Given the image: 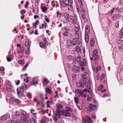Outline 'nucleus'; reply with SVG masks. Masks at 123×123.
<instances>
[{
	"label": "nucleus",
	"mask_w": 123,
	"mask_h": 123,
	"mask_svg": "<svg viewBox=\"0 0 123 123\" xmlns=\"http://www.w3.org/2000/svg\"><path fill=\"white\" fill-rule=\"evenodd\" d=\"M117 42L118 44L123 45V41L122 40L119 39L117 41Z\"/></svg>",
	"instance_id": "bb28decb"
},
{
	"label": "nucleus",
	"mask_w": 123,
	"mask_h": 123,
	"mask_svg": "<svg viewBox=\"0 0 123 123\" xmlns=\"http://www.w3.org/2000/svg\"><path fill=\"white\" fill-rule=\"evenodd\" d=\"M63 35L65 36H67L68 35V33L67 32H65L63 33Z\"/></svg>",
	"instance_id": "603ef678"
},
{
	"label": "nucleus",
	"mask_w": 123,
	"mask_h": 123,
	"mask_svg": "<svg viewBox=\"0 0 123 123\" xmlns=\"http://www.w3.org/2000/svg\"><path fill=\"white\" fill-rule=\"evenodd\" d=\"M97 52H98L97 50H94L93 52V56L98 55L97 54Z\"/></svg>",
	"instance_id": "a19ab883"
},
{
	"label": "nucleus",
	"mask_w": 123,
	"mask_h": 123,
	"mask_svg": "<svg viewBox=\"0 0 123 123\" xmlns=\"http://www.w3.org/2000/svg\"><path fill=\"white\" fill-rule=\"evenodd\" d=\"M76 75L75 74H73L72 75V80L73 81H75L76 80Z\"/></svg>",
	"instance_id": "c85d7f7f"
},
{
	"label": "nucleus",
	"mask_w": 123,
	"mask_h": 123,
	"mask_svg": "<svg viewBox=\"0 0 123 123\" xmlns=\"http://www.w3.org/2000/svg\"><path fill=\"white\" fill-rule=\"evenodd\" d=\"M82 60L81 57L80 56H77V62H80L79 65V66L81 69L82 71L84 70L85 68L83 67L84 66H86V60L85 58H82Z\"/></svg>",
	"instance_id": "f257e3e1"
},
{
	"label": "nucleus",
	"mask_w": 123,
	"mask_h": 123,
	"mask_svg": "<svg viewBox=\"0 0 123 123\" xmlns=\"http://www.w3.org/2000/svg\"><path fill=\"white\" fill-rule=\"evenodd\" d=\"M43 40L45 44L47 45L48 44V43L47 41V39L46 38H43Z\"/></svg>",
	"instance_id": "cd10ccee"
},
{
	"label": "nucleus",
	"mask_w": 123,
	"mask_h": 123,
	"mask_svg": "<svg viewBox=\"0 0 123 123\" xmlns=\"http://www.w3.org/2000/svg\"><path fill=\"white\" fill-rule=\"evenodd\" d=\"M81 14H83L85 13V11L84 8H82L81 9Z\"/></svg>",
	"instance_id": "c03bdc74"
},
{
	"label": "nucleus",
	"mask_w": 123,
	"mask_h": 123,
	"mask_svg": "<svg viewBox=\"0 0 123 123\" xmlns=\"http://www.w3.org/2000/svg\"><path fill=\"white\" fill-rule=\"evenodd\" d=\"M104 87V86L103 85H100V86L98 88V91H101Z\"/></svg>",
	"instance_id": "4c0bfd02"
},
{
	"label": "nucleus",
	"mask_w": 123,
	"mask_h": 123,
	"mask_svg": "<svg viewBox=\"0 0 123 123\" xmlns=\"http://www.w3.org/2000/svg\"><path fill=\"white\" fill-rule=\"evenodd\" d=\"M22 115L24 116H26V115H27V113L25 111H22Z\"/></svg>",
	"instance_id": "37998d69"
},
{
	"label": "nucleus",
	"mask_w": 123,
	"mask_h": 123,
	"mask_svg": "<svg viewBox=\"0 0 123 123\" xmlns=\"http://www.w3.org/2000/svg\"><path fill=\"white\" fill-rule=\"evenodd\" d=\"M77 54H81V52L80 48L79 46H77Z\"/></svg>",
	"instance_id": "e433bc0d"
},
{
	"label": "nucleus",
	"mask_w": 123,
	"mask_h": 123,
	"mask_svg": "<svg viewBox=\"0 0 123 123\" xmlns=\"http://www.w3.org/2000/svg\"><path fill=\"white\" fill-rule=\"evenodd\" d=\"M77 94H79L80 95L84 97H86V95L81 90L77 89Z\"/></svg>",
	"instance_id": "9b49d317"
},
{
	"label": "nucleus",
	"mask_w": 123,
	"mask_h": 123,
	"mask_svg": "<svg viewBox=\"0 0 123 123\" xmlns=\"http://www.w3.org/2000/svg\"><path fill=\"white\" fill-rule=\"evenodd\" d=\"M83 123H91L92 122L90 118L87 116L83 119Z\"/></svg>",
	"instance_id": "39448f33"
},
{
	"label": "nucleus",
	"mask_w": 123,
	"mask_h": 123,
	"mask_svg": "<svg viewBox=\"0 0 123 123\" xmlns=\"http://www.w3.org/2000/svg\"><path fill=\"white\" fill-rule=\"evenodd\" d=\"M82 18L83 19H85V14H81Z\"/></svg>",
	"instance_id": "680f3d73"
},
{
	"label": "nucleus",
	"mask_w": 123,
	"mask_h": 123,
	"mask_svg": "<svg viewBox=\"0 0 123 123\" xmlns=\"http://www.w3.org/2000/svg\"><path fill=\"white\" fill-rule=\"evenodd\" d=\"M77 66H75V65H74L73 67V70L74 72H76L77 71Z\"/></svg>",
	"instance_id": "c9c22d12"
},
{
	"label": "nucleus",
	"mask_w": 123,
	"mask_h": 123,
	"mask_svg": "<svg viewBox=\"0 0 123 123\" xmlns=\"http://www.w3.org/2000/svg\"><path fill=\"white\" fill-rule=\"evenodd\" d=\"M19 90L24 92V91L26 90L27 89V86L25 84L22 85L21 86L19 87Z\"/></svg>",
	"instance_id": "0eeeda50"
},
{
	"label": "nucleus",
	"mask_w": 123,
	"mask_h": 123,
	"mask_svg": "<svg viewBox=\"0 0 123 123\" xmlns=\"http://www.w3.org/2000/svg\"><path fill=\"white\" fill-rule=\"evenodd\" d=\"M76 95H75V96L74 98V101L76 105H77V98L76 97Z\"/></svg>",
	"instance_id": "bf43d9fd"
},
{
	"label": "nucleus",
	"mask_w": 123,
	"mask_h": 123,
	"mask_svg": "<svg viewBox=\"0 0 123 123\" xmlns=\"http://www.w3.org/2000/svg\"><path fill=\"white\" fill-rule=\"evenodd\" d=\"M28 97L30 98H31L32 96V95L31 93H28L27 95Z\"/></svg>",
	"instance_id": "8fccbe9b"
},
{
	"label": "nucleus",
	"mask_w": 123,
	"mask_h": 123,
	"mask_svg": "<svg viewBox=\"0 0 123 123\" xmlns=\"http://www.w3.org/2000/svg\"><path fill=\"white\" fill-rule=\"evenodd\" d=\"M25 13V11L23 10H22L20 12L21 14H22V15L24 14L23 13Z\"/></svg>",
	"instance_id": "5fc2aeb1"
},
{
	"label": "nucleus",
	"mask_w": 123,
	"mask_h": 123,
	"mask_svg": "<svg viewBox=\"0 0 123 123\" xmlns=\"http://www.w3.org/2000/svg\"><path fill=\"white\" fill-rule=\"evenodd\" d=\"M57 15L56 16L57 17H58V16L59 15H60V17H61V15H62V14L60 13H59V12L58 11H57Z\"/></svg>",
	"instance_id": "de8ad7c7"
},
{
	"label": "nucleus",
	"mask_w": 123,
	"mask_h": 123,
	"mask_svg": "<svg viewBox=\"0 0 123 123\" xmlns=\"http://www.w3.org/2000/svg\"><path fill=\"white\" fill-rule=\"evenodd\" d=\"M5 69L3 67H1L0 68V70L1 71H4Z\"/></svg>",
	"instance_id": "69168bd1"
},
{
	"label": "nucleus",
	"mask_w": 123,
	"mask_h": 123,
	"mask_svg": "<svg viewBox=\"0 0 123 123\" xmlns=\"http://www.w3.org/2000/svg\"><path fill=\"white\" fill-rule=\"evenodd\" d=\"M20 82L19 80H18L17 82H16L15 84L16 85H18L20 83Z\"/></svg>",
	"instance_id": "4d7b16f0"
},
{
	"label": "nucleus",
	"mask_w": 123,
	"mask_h": 123,
	"mask_svg": "<svg viewBox=\"0 0 123 123\" xmlns=\"http://www.w3.org/2000/svg\"><path fill=\"white\" fill-rule=\"evenodd\" d=\"M49 82V81L46 79H44L43 81V85L44 86H46Z\"/></svg>",
	"instance_id": "4be33fe9"
},
{
	"label": "nucleus",
	"mask_w": 123,
	"mask_h": 123,
	"mask_svg": "<svg viewBox=\"0 0 123 123\" xmlns=\"http://www.w3.org/2000/svg\"><path fill=\"white\" fill-rule=\"evenodd\" d=\"M65 110H62L61 112L62 115L66 117L70 116V112H71V109L70 108L68 107H66Z\"/></svg>",
	"instance_id": "f03ea898"
},
{
	"label": "nucleus",
	"mask_w": 123,
	"mask_h": 123,
	"mask_svg": "<svg viewBox=\"0 0 123 123\" xmlns=\"http://www.w3.org/2000/svg\"><path fill=\"white\" fill-rule=\"evenodd\" d=\"M90 43L91 47H92L94 46V41L93 38H91L90 41Z\"/></svg>",
	"instance_id": "6ab92c4d"
},
{
	"label": "nucleus",
	"mask_w": 123,
	"mask_h": 123,
	"mask_svg": "<svg viewBox=\"0 0 123 123\" xmlns=\"http://www.w3.org/2000/svg\"><path fill=\"white\" fill-rule=\"evenodd\" d=\"M84 86L83 83L81 81H79L77 82V87H83Z\"/></svg>",
	"instance_id": "2eb2a0df"
},
{
	"label": "nucleus",
	"mask_w": 123,
	"mask_h": 123,
	"mask_svg": "<svg viewBox=\"0 0 123 123\" xmlns=\"http://www.w3.org/2000/svg\"><path fill=\"white\" fill-rule=\"evenodd\" d=\"M26 46H30V43L29 40H27L26 41L25 44Z\"/></svg>",
	"instance_id": "c756f323"
},
{
	"label": "nucleus",
	"mask_w": 123,
	"mask_h": 123,
	"mask_svg": "<svg viewBox=\"0 0 123 123\" xmlns=\"http://www.w3.org/2000/svg\"><path fill=\"white\" fill-rule=\"evenodd\" d=\"M72 43V45H75L77 43V42L76 39L74 38L73 39V42Z\"/></svg>",
	"instance_id": "473e14b6"
},
{
	"label": "nucleus",
	"mask_w": 123,
	"mask_h": 123,
	"mask_svg": "<svg viewBox=\"0 0 123 123\" xmlns=\"http://www.w3.org/2000/svg\"><path fill=\"white\" fill-rule=\"evenodd\" d=\"M123 29L122 28V29L119 31V34L120 35L119 36V37L121 38L123 37Z\"/></svg>",
	"instance_id": "aec40b11"
},
{
	"label": "nucleus",
	"mask_w": 123,
	"mask_h": 123,
	"mask_svg": "<svg viewBox=\"0 0 123 123\" xmlns=\"http://www.w3.org/2000/svg\"><path fill=\"white\" fill-rule=\"evenodd\" d=\"M53 115L52 117L53 120L55 121H57V119L60 117L61 115V110H56L55 112L53 111Z\"/></svg>",
	"instance_id": "7ed1b4c3"
},
{
	"label": "nucleus",
	"mask_w": 123,
	"mask_h": 123,
	"mask_svg": "<svg viewBox=\"0 0 123 123\" xmlns=\"http://www.w3.org/2000/svg\"><path fill=\"white\" fill-rule=\"evenodd\" d=\"M115 11L117 12L121 13L123 11V8H116Z\"/></svg>",
	"instance_id": "5701e85b"
},
{
	"label": "nucleus",
	"mask_w": 123,
	"mask_h": 123,
	"mask_svg": "<svg viewBox=\"0 0 123 123\" xmlns=\"http://www.w3.org/2000/svg\"><path fill=\"white\" fill-rule=\"evenodd\" d=\"M121 17L120 15L118 13H116L112 17V20L115 21L117 19Z\"/></svg>",
	"instance_id": "9d476101"
},
{
	"label": "nucleus",
	"mask_w": 123,
	"mask_h": 123,
	"mask_svg": "<svg viewBox=\"0 0 123 123\" xmlns=\"http://www.w3.org/2000/svg\"><path fill=\"white\" fill-rule=\"evenodd\" d=\"M15 102L18 104L20 103L21 101L19 99H16V100H15Z\"/></svg>",
	"instance_id": "864d4df0"
},
{
	"label": "nucleus",
	"mask_w": 123,
	"mask_h": 123,
	"mask_svg": "<svg viewBox=\"0 0 123 123\" xmlns=\"http://www.w3.org/2000/svg\"><path fill=\"white\" fill-rule=\"evenodd\" d=\"M45 92L48 94H50L52 92V91L51 89L48 88H45Z\"/></svg>",
	"instance_id": "a878e982"
},
{
	"label": "nucleus",
	"mask_w": 123,
	"mask_h": 123,
	"mask_svg": "<svg viewBox=\"0 0 123 123\" xmlns=\"http://www.w3.org/2000/svg\"><path fill=\"white\" fill-rule=\"evenodd\" d=\"M19 90L24 92V91L26 90L27 89V86L25 84L22 85L21 86L19 87Z\"/></svg>",
	"instance_id": "6e6552de"
},
{
	"label": "nucleus",
	"mask_w": 123,
	"mask_h": 123,
	"mask_svg": "<svg viewBox=\"0 0 123 123\" xmlns=\"http://www.w3.org/2000/svg\"><path fill=\"white\" fill-rule=\"evenodd\" d=\"M72 41L69 40L66 43V47L68 48L72 44Z\"/></svg>",
	"instance_id": "a211bd4d"
},
{
	"label": "nucleus",
	"mask_w": 123,
	"mask_h": 123,
	"mask_svg": "<svg viewBox=\"0 0 123 123\" xmlns=\"http://www.w3.org/2000/svg\"><path fill=\"white\" fill-rule=\"evenodd\" d=\"M108 25L109 26H111V21L109 20L108 21Z\"/></svg>",
	"instance_id": "49530a36"
},
{
	"label": "nucleus",
	"mask_w": 123,
	"mask_h": 123,
	"mask_svg": "<svg viewBox=\"0 0 123 123\" xmlns=\"http://www.w3.org/2000/svg\"><path fill=\"white\" fill-rule=\"evenodd\" d=\"M35 79H33L32 80L30 81V83L31 85H35V84H37V81H35Z\"/></svg>",
	"instance_id": "412c9836"
},
{
	"label": "nucleus",
	"mask_w": 123,
	"mask_h": 123,
	"mask_svg": "<svg viewBox=\"0 0 123 123\" xmlns=\"http://www.w3.org/2000/svg\"><path fill=\"white\" fill-rule=\"evenodd\" d=\"M70 20H71V21L72 22L73 24L74 25L77 24L76 22L77 20L76 19H72L71 18H70Z\"/></svg>",
	"instance_id": "7c9ffc66"
},
{
	"label": "nucleus",
	"mask_w": 123,
	"mask_h": 123,
	"mask_svg": "<svg viewBox=\"0 0 123 123\" xmlns=\"http://www.w3.org/2000/svg\"><path fill=\"white\" fill-rule=\"evenodd\" d=\"M90 28L88 26H86L85 27V31L86 34H89L90 32Z\"/></svg>",
	"instance_id": "ddd939ff"
},
{
	"label": "nucleus",
	"mask_w": 123,
	"mask_h": 123,
	"mask_svg": "<svg viewBox=\"0 0 123 123\" xmlns=\"http://www.w3.org/2000/svg\"><path fill=\"white\" fill-rule=\"evenodd\" d=\"M97 109L96 106L95 105H94L92 104H90L89 105V108L88 109V110L91 111L92 110H95Z\"/></svg>",
	"instance_id": "20e7f679"
},
{
	"label": "nucleus",
	"mask_w": 123,
	"mask_h": 123,
	"mask_svg": "<svg viewBox=\"0 0 123 123\" xmlns=\"http://www.w3.org/2000/svg\"><path fill=\"white\" fill-rule=\"evenodd\" d=\"M17 93L19 97H23L24 96V92L19 90V88H18L17 89Z\"/></svg>",
	"instance_id": "1a4fd4ad"
},
{
	"label": "nucleus",
	"mask_w": 123,
	"mask_h": 123,
	"mask_svg": "<svg viewBox=\"0 0 123 123\" xmlns=\"http://www.w3.org/2000/svg\"><path fill=\"white\" fill-rule=\"evenodd\" d=\"M92 98L91 97H88L87 98V100L89 101H90L91 100Z\"/></svg>",
	"instance_id": "774afa93"
},
{
	"label": "nucleus",
	"mask_w": 123,
	"mask_h": 123,
	"mask_svg": "<svg viewBox=\"0 0 123 123\" xmlns=\"http://www.w3.org/2000/svg\"><path fill=\"white\" fill-rule=\"evenodd\" d=\"M75 57H73L70 55L68 56V59L69 61H74V62H73L74 64V62H75V61H76V59H75Z\"/></svg>",
	"instance_id": "f8f14e48"
},
{
	"label": "nucleus",
	"mask_w": 123,
	"mask_h": 123,
	"mask_svg": "<svg viewBox=\"0 0 123 123\" xmlns=\"http://www.w3.org/2000/svg\"><path fill=\"white\" fill-rule=\"evenodd\" d=\"M6 90L7 91L9 92H11L12 91V89L9 87L6 88Z\"/></svg>",
	"instance_id": "6e6d98bb"
},
{
	"label": "nucleus",
	"mask_w": 123,
	"mask_h": 123,
	"mask_svg": "<svg viewBox=\"0 0 123 123\" xmlns=\"http://www.w3.org/2000/svg\"><path fill=\"white\" fill-rule=\"evenodd\" d=\"M56 106L57 109L56 110H62L63 107V106L62 105L59 104H56Z\"/></svg>",
	"instance_id": "4468645a"
},
{
	"label": "nucleus",
	"mask_w": 123,
	"mask_h": 123,
	"mask_svg": "<svg viewBox=\"0 0 123 123\" xmlns=\"http://www.w3.org/2000/svg\"><path fill=\"white\" fill-rule=\"evenodd\" d=\"M81 76L83 79H85L86 78V76L85 74H82Z\"/></svg>",
	"instance_id": "052dcab7"
},
{
	"label": "nucleus",
	"mask_w": 123,
	"mask_h": 123,
	"mask_svg": "<svg viewBox=\"0 0 123 123\" xmlns=\"http://www.w3.org/2000/svg\"><path fill=\"white\" fill-rule=\"evenodd\" d=\"M93 60L95 62V65H98L99 63V58L98 55L93 56Z\"/></svg>",
	"instance_id": "423d86ee"
},
{
	"label": "nucleus",
	"mask_w": 123,
	"mask_h": 123,
	"mask_svg": "<svg viewBox=\"0 0 123 123\" xmlns=\"http://www.w3.org/2000/svg\"><path fill=\"white\" fill-rule=\"evenodd\" d=\"M60 3L62 7H64L66 6V1H65V2L64 1L63 2H60Z\"/></svg>",
	"instance_id": "72a5a7b5"
},
{
	"label": "nucleus",
	"mask_w": 123,
	"mask_h": 123,
	"mask_svg": "<svg viewBox=\"0 0 123 123\" xmlns=\"http://www.w3.org/2000/svg\"><path fill=\"white\" fill-rule=\"evenodd\" d=\"M43 12H44L47 10L48 8H41Z\"/></svg>",
	"instance_id": "3c124183"
},
{
	"label": "nucleus",
	"mask_w": 123,
	"mask_h": 123,
	"mask_svg": "<svg viewBox=\"0 0 123 123\" xmlns=\"http://www.w3.org/2000/svg\"><path fill=\"white\" fill-rule=\"evenodd\" d=\"M9 123H20V122L18 121H14L12 120L11 121L9 122Z\"/></svg>",
	"instance_id": "a18cd8bd"
},
{
	"label": "nucleus",
	"mask_w": 123,
	"mask_h": 123,
	"mask_svg": "<svg viewBox=\"0 0 123 123\" xmlns=\"http://www.w3.org/2000/svg\"><path fill=\"white\" fill-rule=\"evenodd\" d=\"M40 46L41 48L44 49H45L46 48V46L44 45L43 42H41L39 43Z\"/></svg>",
	"instance_id": "393cba45"
},
{
	"label": "nucleus",
	"mask_w": 123,
	"mask_h": 123,
	"mask_svg": "<svg viewBox=\"0 0 123 123\" xmlns=\"http://www.w3.org/2000/svg\"><path fill=\"white\" fill-rule=\"evenodd\" d=\"M20 115L19 112L18 111H16V115L17 116H19Z\"/></svg>",
	"instance_id": "13d9d810"
},
{
	"label": "nucleus",
	"mask_w": 123,
	"mask_h": 123,
	"mask_svg": "<svg viewBox=\"0 0 123 123\" xmlns=\"http://www.w3.org/2000/svg\"><path fill=\"white\" fill-rule=\"evenodd\" d=\"M29 3L28 2H26V4L25 5V8H27V7L28 5L29 4Z\"/></svg>",
	"instance_id": "e2e57ef3"
},
{
	"label": "nucleus",
	"mask_w": 123,
	"mask_h": 123,
	"mask_svg": "<svg viewBox=\"0 0 123 123\" xmlns=\"http://www.w3.org/2000/svg\"><path fill=\"white\" fill-rule=\"evenodd\" d=\"M51 5H52L53 7H55V3H54L53 1H52L51 2Z\"/></svg>",
	"instance_id": "0e129e2a"
},
{
	"label": "nucleus",
	"mask_w": 123,
	"mask_h": 123,
	"mask_svg": "<svg viewBox=\"0 0 123 123\" xmlns=\"http://www.w3.org/2000/svg\"><path fill=\"white\" fill-rule=\"evenodd\" d=\"M66 3V7H68L67 6H68L70 7H71L72 6V4L71 3H69L68 0H65Z\"/></svg>",
	"instance_id": "b1692460"
},
{
	"label": "nucleus",
	"mask_w": 123,
	"mask_h": 123,
	"mask_svg": "<svg viewBox=\"0 0 123 123\" xmlns=\"http://www.w3.org/2000/svg\"><path fill=\"white\" fill-rule=\"evenodd\" d=\"M1 120H2L5 121L7 119L6 116L5 115L2 116L1 117Z\"/></svg>",
	"instance_id": "f704fd0d"
},
{
	"label": "nucleus",
	"mask_w": 123,
	"mask_h": 123,
	"mask_svg": "<svg viewBox=\"0 0 123 123\" xmlns=\"http://www.w3.org/2000/svg\"><path fill=\"white\" fill-rule=\"evenodd\" d=\"M105 75L104 74H102L101 77V80H102L105 77Z\"/></svg>",
	"instance_id": "09e8293b"
},
{
	"label": "nucleus",
	"mask_w": 123,
	"mask_h": 123,
	"mask_svg": "<svg viewBox=\"0 0 123 123\" xmlns=\"http://www.w3.org/2000/svg\"><path fill=\"white\" fill-rule=\"evenodd\" d=\"M116 27L117 29L119 27V21H117L116 22L115 24Z\"/></svg>",
	"instance_id": "ea45409f"
},
{
	"label": "nucleus",
	"mask_w": 123,
	"mask_h": 123,
	"mask_svg": "<svg viewBox=\"0 0 123 123\" xmlns=\"http://www.w3.org/2000/svg\"><path fill=\"white\" fill-rule=\"evenodd\" d=\"M78 0V3H77V5H80V8H82V1L81 0Z\"/></svg>",
	"instance_id": "2f4dec72"
},
{
	"label": "nucleus",
	"mask_w": 123,
	"mask_h": 123,
	"mask_svg": "<svg viewBox=\"0 0 123 123\" xmlns=\"http://www.w3.org/2000/svg\"><path fill=\"white\" fill-rule=\"evenodd\" d=\"M41 123H45L46 121L44 119H42L41 121Z\"/></svg>",
	"instance_id": "338daca9"
},
{
	"label": "nucleus",
	"mask_w": 123,
	"mask_h": 123,
	"mask_svg": "<svg viewBox=\"0 0 123 123\" xmlns=\"http://www.w3.org/2000/svg\"><path fill=\"white\" fill-rule=\"evenodd\" d=\"M85 38L86 43H88L89 40V37L88 34H85Z\"/></svg>",
	"instance_id": "f3484780"
},
{
	"label": "nucleus",
	"mask_w": 123,
	"mask_h": 123,
	"mask_svg": "<svg viewBox=\"0 0 123 123\" xmlns=\"http://www.w3.org/2000/svg\"><path fill=\"white\" fill-rule=\"evenodd\" d=\"M6 58L8 62L11 61L12 60L11 56L10 55H9L8 56H7Z\"/></svg>",
	"instance_id": "58836bf2"
},
{
	"label": "nucleus",
	"mask_w": 123,
	"mask_h": 123,
	"mask_svg": "<svg viewBox=\"0 0 123 123\" xmlns=\"http://www.w3.org/2000/svg\"><path fill=\"white\" fill-rule=\"evenodd\" d=\"M30 111H31V113L33 115H36L37 114L36 113H33V112H34L35 111V110L33 109V110H31V109L30 110Z\"/></svg>",
	"instance_id": "79ce46f5"
},
{
	"label": "nucleus",
	"mask_w": 123,
	"mask_h": 123,
	"mask_svg": "<svg viewBox=\"0 0 123 123\" xmlns=\"http://www.w3.org/2000/svg\"><path fill=\"white\" fill-rule=\"evenodd\" d=\"M64 16L66 19L68 21H70V18H69V14L67 12H65L64 13Z\"/></svg>",
	"instance_id": "dca6fc26"
}]
</instances>
